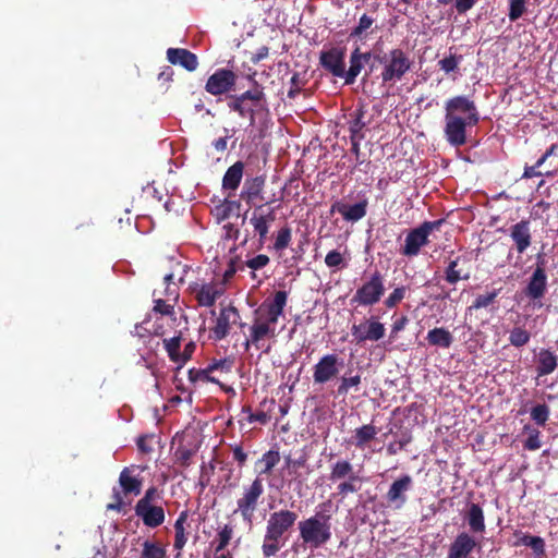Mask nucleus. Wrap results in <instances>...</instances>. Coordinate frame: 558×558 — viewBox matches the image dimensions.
I'll use <instances>...</instances> for the list:
<instances>
[{
  "instance_id": "1",
  "label": "nucleus",
  "mask_w": 558,
  "mask_h": 558,
  "mask_svg": "<svg viewBox=\"0 0 558 558\" xmlns=\"http://www.w3.org/2000/svg\"><path fill=\"white\" fill-rule=\"evenodd\" d=\"M287 291H276L272 298L266 299L254 312L253 323L250 326V333L244 342L246 350L252 345L257 350L268 352L270 347L266 345L268 340L275 339L278 333V324L284 318L283 310L287 305Z\"/></svg>"
},
{
  "instance_id": "2",
  "label": "nucleus",
  "mask_w": 558,
  "mask_h": 558,
  "mask_svg": "<svg viewBox=\"0 0 558 558\" xmlns=\"http://www.w3.org/2000/svg\"><path fill=\"white\" fill-rule=\"evenodd\" d=\"M478 121L476 105L469 97L456 96L446 101L444 134L451 146H463L466 143L468 128L476 125Z\"/></svg>"
},
{
  "instance_id": "3",
  "label": "nucleus",
  "mask_w": 558,
  "mask_h": 558,
  "mask_svg": "<svg viewBox=\"0 0 558 558\" xmlns=\"http://www.w3.org/2000/svg\"><path fill=\"white\" fill-rule=\"evenodd\" d=\"M331 501L316 507L315 513L299 522L300 537L311 548H319L331 539Z\"/></svg>"
},
{
  "instance_id": "4",
  "label": "nucleus",
  "mask_w": 558,
  "mask_h": 558,
  "mask_svg": "<svg viewBox=\"0 0 558 558\" xmlns=\"http://www.w3.org/2000/svg\"><path fill=\"white\" fill-rule=\"evenodd\" d=\"M234 366L233 357H225L213 361L207 367L198 369L195 373H190L193 381L198 383H214L219 385L226 392L234 395L235 391L231 386H226L222 380L226 379Z\"/></svg>"
},
{
  "instance_id": "5",
  "label": "nucleus",
  "mask_w": 558,
  "mask_h": 558,
  "mask_svg": "<svg viewBox=\"0 0 558 558\" xmlns=\"http://www.w3.org/2000/svg\"><path fill=\"white\" fill-rule=\"evenodd\" d=\"M441 222V220L424 221L418 227L411 229L405 235L400 253L407 257L417 256L421 248L429 243L432 232L438 230Z\"/></svg>"
},
{
  "instance_id": "6",
  "label": "nucleus",
  "mask_w": 558,
  "mask_h": 558,
  "mask_svg": "<svg viewBox=\"0 0 558 558\" xmlns=\"http://www.w3.org/2000/svg\"><path fill=\"white\" fill-rule=\"evenodd\" d=\"M264 494V485L259 477H256L248 486H244L241 496L236 500V509L248 524H252L254 513L258 507L259 499Z\"/></svg>"
},
{
  "instance_id": "7",
  "label": "nucleus",
  "mask_w": 558,
  "mask_h": 558,
  "mask_svg": "<svg viewBox=\"0 0 558 558\" xmlns=\"http://www.w3.org/2000/svg\"><path fill=\"white\" fill-rule=\"evenodd\" d=\"M351 335L356 344L377 342L385 337L386 327L377 317L371 316L360 323H354L351 327Z\"/></svg>"
},
{
  "instance_id": "8",
  "label": "nucleus",
  "mask_w": 558,
  "mask_h": 558,
  "mask_svg": "<svg viewBox=\"0 0 558 558\" xmlns=\"http://www.w3.org/2000/svg\"><path fill=\"white\" fill-rule=\"evenodd\" d=\"M385 293L384 278L379 271H375L356 290L352 301L362 306H372L379 302Z\"/></svg>"
},
{
  "instance_id": "9",
  "label": "nucleus",
  "mask_w": 558,
  "mask_h": 558,
  "mask_svg": "<svg viewBox=\"0 0 558 558\" xmlns=\"http://www.w3.org/2000/svg\"><path fill=\"white\" fill-rule=\"evenodd\" d=\"M192 292L199 306L210 307L225 294V280L213 279L209 282L195 283Z\"/></svg>"
},
{
  "instance_id": "10",
  "label": "nucleus",
  "mask_w": 558,
  "mask_h": 558,
  "mask_svg": "<svg viewBox=\"0 0 558 558\" xmlns=\"http://www.w3.org/2000/svg\"><path fill=\"white\" fill-rule=\"evenodd\" d=\"M276 220L274 208H266L264 205L256 206L250 217V225L253 227L254 234L258 236L260 244H264L269 229Z\"/></svg>"
},
{
  "instance_id": "11",
  "label": "nucleus",
  "mask_w": 558,
  "mask_h": 558,
  "mask_svg": "<svg viewBox=\"0 0 558 558\" xmlns=\"http://www.w3.org/2000/svg\"><path fill=\"white\" fill-rule=\"evenodd\" d=\"M481 541L475 535L462 531L450 543L447 558H469L474 550L481 549Z\"/></svg>"
},
{
  "instance_id": "12",
  "label": "nucleus",
  "mask_w": 558,
  "mask_h": 558,
  "mask_svg": "<svg viewBox=\"0 0 558 558\" xmlns=\"http://www.w3.org/2000/svg\"><path fill=\"white\" fill-rule=\"evenodd\" d=\"M343 361L336 354L324 355L314 366L313 379L315 384H326L337 377Z\"/></svg>"
},
{
  "instance_id": "13",
  "label": "nucleus",
  "mask_w": 558,
  "mask_h": 558,
  "mask_svg": "<svg viewBox=\"0 0 558 558\" xmlns=\"http://www.w3.org/2000/svg\"><path fill=\"white\" fill-rule=\"evenodd\" d=\"M298 519L295 512L290 510H279L269 515L266 532L268 538H281L282 535L293 526Z\"/></svg>"
},
{
  "instance_id": "14",
  "label": "nucleus",
  "mask_w": 558,
  "mask_h": 558,
  "mask_svg": "<svg viewBox=\"0 0 558 558\" xmlns=\"http://www.w3.org/2000/svg\"><path fill=\"white\" fill-rule=\"evenodd\" d=\"M411 66V62L401 49H393L381 73L384 82L400 80Z\"/></svg>"
},
{
  "instance_id": "15",
  "label": "nucleus",
  "mask_w": 558,
  "mask_h": 558,
  "mask_svg": "<svg viewBox=\"0 0 558 558\" xmlns=\"http://www.w3.org/2000/svg\"><path fill=\"white\" fill-rule=\"evenodd\" d=\"M412 486L413 478L409 474H403L393 481L386 494L388 505L395 509H401L408 500L407 493Z\"/></svg>"
},
{
  "instance_id": "16",
  "label": "nucleus",
  "mask_w": 558,
  "mask_h": 558,
  "mask_svg": "<svg viewBox=\"0 0 558 558\" xmlns=\"http://www.w3.org/2000/svg\"><path fill=\"white\" fill-rule=\"evenodd\" d=\"M236 76L232 71L219 69L208 77L205 89L214 96L222 95L233 88Z\"/></svg>"
},
{
  "instance_id": "17",
  "label": "nucleus",
  "mask_w": 558,
  "mask_h": 558,
  "mask_svg": "<svg viewBox=\"0 0 558 558\" xmlns=\"http://www.w3.org/2000/svg\"><path fill=\"white\" fill-rule=\"evenodd\" d=\"M145 470V466L141 465H130L124 468L119 476V484L122 488V492L125 495H140L142 490V478L140 476L141 472Z\"/></svg>"
},
{
  "instance_id": "18",
  "label": "nucleus",
  "mask_w": 558,
  "mask_h": 558,
  "mask_svg": "<svg viewBox=\"0 0 558 558\" xmlns=\"http://www.w3.org/2000/svg\"><path fill=\"white\" fill-rule=\"evenodd\" d=\"M547 291V275L542 267H536L533 271L527 286L525 288V294L534 301V306L541 307L543 304L541 299Z\"/></svg>"
},
{
  "instance_id": "19",
  "label": "nucleus",
  "mask_w": 558,
  "mask_h": 558,
  "mask_svg": "<svg viewBox=\"0 0 558 558\" xmlns=\"http://www.w3.org/2000/svg\"><path fill=\"white\" fill-rule=\"evenodd\" d=\"M345 52L341 48L333 47L320 54L322 65L337 77L345 75Z\"/></svg>"
},
{
  "instance_id": "20",
  "label": "nucleus",
  "mask_w": 558,
  "mask_h": 558,
  "mask_svg": "<svg viewBox=\"0 0 558 558\" xmlns=\"http://www.w3.org/2000/svg\"><path fill=\"white\" fill-rule=\"evenodd\" d=\"M239 319L240 314L235 307L229 306L220 310L215 326L211 328L214 338L216 340L226 338L229 333L231 325L235 324Z\"/></svg>"
},
{
  "instance_id": "21",
  "label": "nucleus",
  "mask_w": 558,
  "mask_h": 558,
  "mask_svg": "<svg viewBox=\"0 0 558 558\" xmlns=\"http://www.w3.org/2000/svg\"><path fill=\"white\" fill-rule=\"evenodd\" d=\"M135 513L148 527H157L165 521V510L158 505L136 504Z\"/></svg>"
},
{
  "instance_id": "22",
  "label": "nucleus",
  "mask_w": 558,
  "mask_h": 558,
  "mask_svg": "<svg viewBox=\"0 0 558 558\" xmlns=\"http://www.w3.org/2000/svg\"><path fill=\"white\" fill-rule=\"evenodd\" d=\"M167 59L170 63L179 64L187 71H194L198 65L197 57L183 48H169L167 50Z\"/></svg>"
},
{
  "instance_id": "23",
  "label": "nucleus",
  "mask_w": 558,
  "mask_h": 558,
  "mask_svg": "<svg viewBox=\"0 0 558 558\" xmlns=\"http://www.w3.org/2000/svg\"><path fill=\"white\" fill-rule=\"evenodd\" d=\"M468 263L466 256H458L451 260L446 269V280L451 284L460 280H468L471 276L470 269L465 267Z\"/></svg>"
},
{
  "instance_id": "24",
  "label": "nucleus",
  "mask_w": 558,
  "mask_h": 558,
  "mask_svg": "<svg viewBox=\"0 0 558 558\" xmlns=\"http://www.w3.org/2000/svg\"><path fill=\"white\" fill-rule=\"evenodd\" d=\"M266 179L264 175L247 178L241 191V197L247 203L252 204L255 201H263L262 196Z\"/></svg>"
},
{
  "instance_id": "25",
  "label": "nucleus",
  "mask_w": 558,
  "mask_h": 558,
  "mask_svg": "<svg viewBox=\"0 0 558 558\" xmlns=\"http://www.w3.org/2000/svg\"><path fill=\"white\" fill-rule=\"evenodd\" d=\"M244 173V163L236 161L230 166L223 174L221 187L228 191V196L234 194L239 189Z\"/></svg>"
},
{
  "instance_id": "26",
  "label": "nucleus",
  "mask_w": 558,
  "mask_h": 558,
  "mask_svg": "<svg viewBox=\"0 0 558 558\" xmlns=\"http://www.w3.org/2000/svg\"><path fill=\"white\" fill-rule=\"evenodd\" d=\"M371 53L361 52L359 48H356L350 57V68L345 71L344 78L345 84H353L357 75L361 73L364 65L369 61Z\"/></svg>"
},
{
  "instance_id": "27",
  "label": "nucleus",
  "mask_w": 558,
  "mask_h": 558,
  "mask_svg": "<svg viewBox=\"0 0 558 558\" xmlns=\"http://www.w3.org/2000/svg\"><path fill=\"white\" fill-rule=\"evenodd\" d=\"M510 236L517 251L523 253L531 244L530 222L522 220L511 227Z\"/></svg>"
},
{
  "instance_id": "28",
  "label": "nucleus",
  "mask_w": 558,
  "mask_h": 558,
  "mask_svg": "<svg viewBox=\"0 0 558 558\" xmlns=\"http://www.w3.org/2000/svg\"><path fill=\"white\" fill-rule=\"evenodd\" d=\"M367 201L363 199L354 205L335 204L331 211H338L347 221H359L366 215Z\"/></svg>"
},
{
  "instance_id": "29",
  "label": "nucleus",
  "mask_w": 558,
  "mask_h": 558,
  "mask_svg": "<svg viewBox=\"0 0 558 558\" xmlns=\"http://www.w3.org/2000/svg\"><path fill=\"white\" fill-rule=\"evenodd\" d=\"M465 519L472 535L483 534L485 532V517L480 505L471 504L466 510Z\"/></svg>"
},
{
  "instance_id": "30",
  "label": "nucleus",
  "mask_w": 558,
  "mask_h": 558,
  "mask_svg": "<svg viewBox=\"0 0 558 558\" xmlns=\"http://www.w3.org/2000/svg\"><path fill=\"white\" fill-rule=\"evenodd\" d=\"M558 366V356L547 349H542L537 355V374L545 376L554 373Z\"/></svg>"
},
{
  "instance_id": "31",
  "label": "nucleus",
  "mask_w": 558,
  "mask_h": 558,
  "mask_svg": "<svg viewBox=\"0 0 558 558\" xmlns=\"http://www.w3.org/2000/svg\"><path fill=\"white\" fill-rule=\"evenodd\" d=\"M180 336L163 339V345L166 351L168 352L170 360L177 363L179 367L182 366L190 359V353H180Z\"/></svg>"
},
{
  "instance_id": "32",
  "label": "nucleus",
  "mask_w": 558,
  "mask_h": 558,
  "mask_svg": "<svg viewBox=\"0 0 558 558\" xmlns=\"http://www.w3.org/2000/svg\"><path fill=\"white\" fill-rule=\"evenodd\" d=\"M377 433L378 430L373 424L363 425L355 429L351 444L359 449H364L376 437Z\"/></svg>"
},
{
  "instance_id": "33",
  "label": "nucleus",
  "mask_w": 558,
  "mask_h": 558,
  "mask_svg": "<svg viewBox=\"0 0 558 558\" xmlns=\"http://www.w3.org/2000/svg\"><path fill=\"white\" fill-rule=\"evenodd\" d=\"M154 296H160L169 299L170 301H177L179 296V289L175 282H173V275L168 274L163 277V280L159 288H156L153 293Z\"/></svg>"
},
{
  "instance_id": "34",
  "label": "nucleus",
  "mask_w": 558,
  "mask_h": 558,
  "mask_svg": "<svg viewBox=\"0 0 558 558\" xmlns=\"http://www.w3.org/2000/svg\"><path fill=\"white\" fill-rule=\"evenodd\" d=\"M430 345L448 349L453 341L451 332L442 327H437L428 331L426 337Z\"/></svg>"
},
{
  "instance_id": "35",
  "label": "nucleus",
  "mask_w": 558,
  "mask_h": 558,
  "mask_svg": "<svg viewBox=\"0 0 558 558\" xmlns=\"http://www.w3.org/2000/svg\"><path fill=\"white\" fill-rule=\"evenodd\" d=\"M187 511H182L174 523L175 537L173 546L179 551L183 549L187 542V535L185 532V523L187 521Z\"/></svg>"
},
{
  "instance_id": "36",
  "label": "nucleus",
  "mask_w": 558,
  "mask_h": 558,
  "mask_svg": "<svg viewBox=\"0 0 558 558\" xmlns=\"http://www.w3.org/2000/svg\"><path fill=\"white\" fill-rule=\"evenodd\" d=\"M239 207V202L225 199L214 207L213 215L218 222H221L228 219Z\"/></svg>"
},
{
  "instance_id": "37",
  "label": "nucleus",
  "mask_w": 558,
  "mask_h": 558,
  "mask_svg": "<svg viewBox=\"0 0 558 558\" xmlns=\"http://www.w3.org/2000/svg\"><path fill=\"white\" fill-rule=\"evenodd\" d=\"M355 476L353 473V465L345 460H339L331 466L330 480L339 481Z\"/></svg>"
},
{
  "instance_id": "38",
  "label": "nucleus",
  "mask_w": 558,
  "mask_h": 558,
  "mask_svg": "<svg viewBox=\"0 0 558 558\" xmlns=\"http://www.w3.org/2000/svg\"><path fill=\"white\" fill-rule=\"evenodd\" d=\"M523 433L527 435L523 444L524 449L535 451L542 447L541 432L538 429L531 425H525L523 427Z\"/></svg>"
},
{
  "instance_id": "39",
  "label": "nucleus",
  "mask_w": 558,
  "mask_h": 558,
  "mask_svg": "<svg viewBox=\"0 0 558 558\" xmlns=\"http://www.w3.org/2000/svg\"><path fill=\"white\" fill-rule=\"evenodd\" d=\"M531 333L522 326H515L510 330L509 342L515 348H521L529 343Z\"/></svg>"
},
{
  "instance_id": "40",
  "label": "nucleus",
  "mask_w": 558,
  "mask_h": 558,
  "mask_svg": "<svg viewBox=\"0 0 558 558\" xmlns=\"http://www.w3.org/2000/svg\"><path fill=\"white\" fill-rule=\"evenodd\" d=\"M140 558H168L166 549L158 543L146 541Z\"/></svg>"
},
{
  "instance_id": "41",
  "label": "nucleus",
  "mask_w": 558,
  "mask_h": 558,
  "mask_svg": "<svg viewBox=\"0 0 558 558\" xmlns=\"http://www.w3.org/2000/svg\"><path fill=\"white\" fill-rule=\"evenodd\" d=\"M280 454L278 451L269 450L263 454L258 461L262 464L260 474H269L271 470L279 463Z\"/></svg>"
},
{
  "instance_id": "42",
  "label": "nucleus",
  "mask_w": 558,
  "mask_h": 558,
  "mask_svg": "<svg viewBox=\"0 0 558 558\" xmlns=\"http://www.w3.org/2000/svg\"><path fill=\"white\" fill-rule=\"evenodd\" d=\"M462 61L461 54L450 53L448 57L438 61L439 69L446 74L454 73Z\"/></svg>"
},
{
  "instance_id": "43",
  "label": "nucleus",
  "mask_w": 558,
  "mask_h": 558,
  "mask_svg": "<svg viewBox=\"0 0 558 558\" xmlns=\"http://www.w3.org/2000/svg\"><path fill=\"white\" fill-rule=\"evenodd\" d=\"M292 233L289 227L279 229L275 239L274 248L278 252L283 251L290 245Z\"/></svg>"
},
{
  "instance_id": "44",
  "label": "nucleus",
  "mask_w": 558,
  "mask_h": 558,
  "mask_svg": "<svg viewBox=\"0 0 558 558\" xmlns=\"http://www.w3.org/2000/svg\"><path fill=\"white\" fill-rule=\"evenodd\" d=\"M233 536V527L230 524H226L219 532L217 537V546L215 551H225V548L229 545Z\"/></svg>"
},
{
  "instance_id": "45",
  "label": "nucleus",
  "mask_w": 558,
  "mask_h": 558,
  "mask_svg": "<svg viewBox=\"0 0 558 558\" xmlns=\"http://www.w3.org/2000/svg\"><path fill=\"white\" fill-rule=\"evenodd\" d=\"M361 384V376L359 374L341 378L340 385L337 389L339 396H345L352 388L357 389Z\"/></svg>"
},
{
  "instance_id": "46",
  "label": "nucleus",
  "mask_w": 558,
  "mask_h": 558,
  "mask_svg": "<svg viewBox=\"0 0 558 558\" xmlns=\"http://www.w3.org/2000/svg\"><path fill=\"white\" fill-rule=\"evenodd\" d=\"M532 420L541 426H544L549 417V408L546 404H537L531 410Z\"/></svg>"
},
{
  "instance_id": "47",
  "label": "nucleus",
  "mask_w": 558,
  "mask_h": 558,
  "mask_svg": "<svg viewBox=\"0 0 558 558\" xmlns=\"http://www.w3.org/2000/svg\"><path fill=\"white\" fill-rule=\"evenodd\" d=\"M154 311L165 316H169L173 313V307L177 301H170L160 296H154Z\"/></svg>"
},
{
  "instance_id": "48",
  "label": "nucleus",
  "mask_w": 558,
  "mask_h": 558,
  "mask_svg": "<svg viewBox=\"0 0 558 558\" xmlns=\"http://www.w3.org/2000/svg\"><path fill=\"white\" fill-rule=\"evenodd\" d=\"M407 291V287L403 286L395 288L393 291L385 300V305L388 308L396 307L405 298Z\"/></svg>"
},
{
  "instance_id": "49",
  "label": "nucleus",
  "mask_w": 558,
  "mask_h": 558,
  "mask_svg": "<svg viewBox=\"0 0 558 558\" xmlns=\"http://www.w3.org/2000/svg\"><path fill=\"white\" fill-rule=\"evenodd\" d=\"M280 539L281 538H268V533L266 532L264 543L262 546L263 554L265 557H271L278 553V550L281 547Z\"/></svg>"
},
{
  "instance_id": "50",
  "label": "nucleus",
  "mask_w": 558,
  "mask_h": 558,
  "mask_svg": "<svg viewBox=\"0 0 558 558\" xmlns=\"http://www.w3.org/2000/svg\"><path fill=\"white\" fill-rule=\"evenodd\" d=\"M498 295V291L497 290H493L490 292H487L485 294H480L476 296L473 305L470 307V310H478V308H483V307H487L489 306L494 301L495 299L497 298Z\"/></svg>"
},
{
  "instance_id": "51",
  "label": "nucleus",
  "mask_w": 558,
  "mask_h": 558,
  "mask_svg": "<svg viewBox=\"0 0 558 558\" xmlns=\"http://www.w3.org/2000/svg\"><path fill=\"white\" fill-rule=\"evenodd\" d=\"M363 128L364 123L360 118L355 119L350 124L351 141L354 149H357L359 143L363 138V135L361 134Z\"/></svg>"
},
{
  "instance_id": "52",
  "label": "nucleus",
  "mask_w": 558,
  "mask_h": 558,
  "mask_svg": "<svg viewBox=\"0 0 558 558\" xmlns=\"http://www.w3.org/2000/svg\"><path fill=\"white\" fill-rule=\"evenodd\" d=\"M525 12V0H510L509 20L514 22L519 20Z\"/></svg>"
},
{
  "instance_id": "53",
  "label": "nucleus",
  "mask_w": 558,
  "mask_h": 558,
  "mask_svg": "<svg viewBox=\"0 0 558 558\" xmlns=\"http://www.w3.org/2000/svg\"><path fill=\"white\" fill-rule=\"evenodd\" d=\"M231 110L236 111L241 117L251 116L253 117L254 110L246 106V101L242 100L240 96H238L233 101L229 104Z\"/></svg>"
},
{
  "instance_id": "54",
  "label": "nucleus",
  "mask_w": 558,
  "mask_h": 558,
  "mask_svg": "<svg viewBox=\"0 0 558 558\" xmlns=\"http://www.w3.org/2000/svg\"><path fill=\"white\" fill-rule=\"evenodd\" d=\"M325 264L329 268H340L345 266L343 255L337 251H330L325 257Z\"/></svg>"
},
{
  "instance_id": "55",
  "label": "nucleus",
  "mask_w": 558,
  "mask_h": 558,
  "mask_svg": "<svg viewBox=\"0 0 558 558\" xmlns=\"http://www.w3.org/2000/svg\"><path fill=\"white\" fill-rule=\"evenodd\" d=\"M357 482H359V477L356 475L351 476L350 478H348V481H344L338 485V487H337L338 493L343 496H345L348 494L356 493L360 488L356 485Z\"/></svg>"
},
{
  "instance_id": "56",
  "label": "nucleus",
  "mask_w": 558,
  "mask_h": 558,
  "mask_svg": "<svg viewBox=\"0 0 558 558\" xmlns=\"http://www.w3.org/2000/svg\"><path fill=\"white\" fill-rule=\"evenodd\" d=\"M374 23V19L368 16L367 14H363L357 26L351 32L352 37H360L365 31L371 28Z\"/></svg>"
},
{
  "instance_id": "57",
  "label": "nucleus",
  "mask_w": 558,
  "mask_h": 558,
  "mask_svg": "<svg viewBox=\"0 0 558 558\" xmlns=\"http://www.w3.org/2000/svg\"><path fill=\"white\" fill-rule=\"evenodd\" d=\"M161 498V493L156 487H149L137 504L156 505L155 501Z\"/></svg>"
},
{
  "instance_id": "58",
  "label": "nucleus",
  "mask_w": 558,
  "mask_h": 558,
  "mask_svg": "<svg viewBox=\"0 0 558 558\" xmlns=\"http://www.w3.org/2000/svg\"><path fill=\"white\" fill-rule=\"evenodd\" d=\"M269 263V257L264 254H259L246 262V266L252 270H258L267 266Z\"/></svg>"
},
{
  "instance_id": "59",
  "label": "nucleus",
  "mask_w": 558,
  "mask_h": 558,
  "mask_svg": "<svg viewBox=\"0 0 558 558\" xmlns=\"http://www.w3.org/2000/svg\"><path fill=\"white\" fill-rule=\"evenodd\" d=\"M240 97L242 98V100H244V101L250 100L254 105L257 106L259 104V101L263 99L264 93L259 88H254V89L243 93L242 95H240Z\"/></svg>"
},
{
  "instance_id": "60",
  "label": "nucleus",
  "mask_w": 558,
  "mask_h": 558,
  "mask_svg": "<svg viewBox=\"0 0 558 558\" xmlns=\"http://www.w3.org/2000/svg\"><path fill=\"white\" fill-rule=\"evenodd\" d=\"M535 555L541 556L545 553V542L539 536H532L531 539H529V546Z\"/></svg>"
},
{
  "instance_id": "61",
  "label": "nucleus",
  "mask_w": 558,
  "mask_h": 558,
  "mask_svg": "<svg viewBox=\"0 0 558 558\" xmlns=\"http://www.w3.org/2000/svg\"><path fill=\"white\" fill-rule=\"evenodd\" d=\"M243 411L248 413L247 420L250 423L258 422L260 424H265L268 421V415L264 411L252 413L250 408H245Z\"/></svg>"
},
{
  "instance_id": "62",
  "label": "nucleus",
  "mask_w": 558,
  "mask_h": 558,
  "mask_svg": "<svg viewBox=\"0 0 558 558\" xmlns=\"http://www.w3.org/2000/svg\"><path fill=\"white\" fill-rule=\"evenodd\" d=\"M476 2L477 0H456L454 8L459 14H463L470 11Z\"/></svg>"
},
{
  "instance_id": "63",
  "label": "nucleus",
  "mask_w": 558,
  "mask_h": 558,
  "mask_svg": "<svg viewBox=\"0 0 558 558\" xmlns=\"http://www.w3.org/2000/svg\"><path fill=\"white\" fill-rule=\"evenodd\" d=\"M408 324L407 316H401L400 318L396 319L393 324L391 325L390 336L391 338H396L397 335L405 328Z\"/></svg>"
},
{
  "instance_id": "64",
  "label": "nucleus",
  "mask_w": 558,
  "mask_h": 558,
  "mask_svg": "<svg viewBox=\"0 0 558 558\" xmlns=\"http://www.w3.org/2000/svg\"><path fill=\"white\" fill-rule=\"evenodd\" d=\"M230 131L225 129V136L219 137L213 142V146L217 151H225L227 149L228 138L230 137Z\"/></svg>"
}]
</instances>
